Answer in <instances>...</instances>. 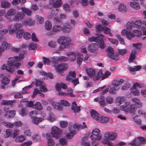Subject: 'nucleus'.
I'll return each instance as SVG.
<instances>
[{
    "label": "nucleus",
    "instance_id": "obj_1",
    "mask_svg": "<svg viewBox=\"0 0 146 146\" xmlns=\"http://www.w3.org/2000/svg\"><path fill=\"white\" fill-rule=\"evenodd\" d=\"M24 57L23 54H20L19 56H15L13 57L9 58L7 66L3 65L1 67L2 70H5L10 73H12L15 70L14 66L17 67L21 65L20 62Z\"/></svg>",
    "mask_w": 146,
    "mask_h": 146
},
{
    "label": "nucleus",
    "instance_id": "obj_2",
    "mask_svg": "<svg viewBox=\"0 0 146 146\" xmlns=\"http://www.w3.org/2000/svg\"><path fill=\"white\" fill-rule=\"evenodd\" d=\"M134 24V22L133 21L127 23L126 25V29L123 30L121 32L122 35L126 36L127 38L129 39H131L134 37V34L131 32L133 29L135 28Z\"/></svg>",
    "mask_w": 146,
    "mask_h": 146
},
{
    "label": "nucleus",
    "instance_id": "obj_3",
    "mask_svg": "<svg viewBox=\"0 0 146 146\" xmlns=\"http://www.w3.org/2000/svg\"><path fill=\"white\" fill-rule=\"evenodd\" d=\"M97 36H92L88 38L90 41H95L97 42L98 47L101 49H104L106 47V46L104 41V36L101 34L97 35Z\"/></svg>",
    "mask_w": 146,
    "mask_h": 146
},
{
    "label": "nucleus",
    "instance_id": "obj_4",
    "mask_svg": "<svg viewBox=\"0 0 146 146\" xmlns=\"http://www.w3.org/2000/svg\"><path fill=\"white\" fill-rule=\"evenodd\" d=\"M100 131L98 129H95L92 132V135L90 136V138L92 141L91 143L94 145V146H98L99 143L97 141H100L102 139V136L100 135Z\"/></svg>",
    "mask_w": 146,
    "mask_h": 146
},
{
    "label": "nucleus",
    "instance_id": "obj_5",
    "mask_svg": "<svg viewBox=\"0 0 146 146\" xmlns=\"http://www.w3.org/2000/svg\"><path fill=\"white\" fill-rule=\"evenodd\" d=\"M71 38L69 37L62 36L57 40L58 42L60 44L59 47L60 50L66 48L72 45L70 43Z\"/></svg>",
    "mask_w": 146,
    "mask_h": 146
},
{
    "label": "nucleus",
    "instance_id": "obj_6",
    "mask_svg": "<svg viewBox=\"0 0 146 146\" xmlns=\"http://www.w3.org/2000/svg\"><path fill=\"white\" fill-rule=\"evenodd\" d=\"M134 25L135 28L140 29L143 31V34L146 35V21H143V23L141 20H138L134 22ZM146 38V36L143 38V40Z\"/></svg>",
    "mask_w": 146,
    "mask_h": 146
},
{
    "label": "nucleus",
    "instance_id": "obj_7",
    "mask_svg": "<svg viewBox=\"0 0 146 146\" xmlns=\"http://www.w3.org/2000/svg\"><path fill=\"white\" fill-rule=\"evenodd\" d=\"M133 47L134 49L132 50L131 53L129 60L130 62H131L134 59L137 52L140 50L141 46V44L140 43H137L133 44Z\"/></svg>",
    "mask_w": 146,
    "mask_h": 146
},
{
    "label": "nucleus",
    "instance_id": "obj_8",
    "mask_svg": "<svg viewBox=\"0 0 146 146\" xmlns=\"http://www.w3.org/2000/svg\"><path fill=\"white\" fill-rule=\"evenodd\" d=\"M146 143V138L141 137L135 138L129 144L132 146H141V144Z\"/></svg>",
    "mask_w": 146,
    "mask_h": 146
},
{
    "label": "nucleus",
    "instance_id": "obj_9",
    "mask_svg": "<svg viewBox=\"0 0 146 146\" xmlns=\"http://www.w3.org/2000/svg\"><path fill=\"white\" fill-rule=\"evenodd\" d=\"M62 133L61 129L56 127L54 126L52 128L51 133L53 137L58 139L60 137V135Z\"/></svg>",
    "mask_w": 146,
    "mask_h": 146
},
{
    "label": "nucleus",
    "instance_id": "obj_10",
    "mask_svg": "<svg viewBox=\"0 0 146 146\" xmlns=\"http://www.w3.org/2000/svg\"><path fill=\"white\" fill-rule=\"evenodd\" d=\"M107 52L108 56L111 59L115 61H117L119 59V55L115 54L113 49L111 46L108 47Z\"/></svg>",
    "mask_w": 146,
    "mask_h": 146
},
{
    "label": "nucleus",
    "instance_id": "obj_11",
    "mask_svg": "<svg viewBox=\"0 0 146 146\" xmlns=\"http://www.w3.org/2000/svg\"><path fill=\"white\" fill-rule=\"evenodd\" d=\"M117 137V134L116 133L109 132H107L104 135L105 139L114 141L116 140Z\"/></svg>",
    "mask_w": 146,
    "mask_h": 146
},
{
    "label": "nucleus",
    "instance_id": "obj_12",
    "mask_svg": "<svg viewBox=\"0 0 146 146\" xmlns=\"http://www.w3.org/2000/svg\"><path fill=\"white\" fill-rule=\"evenodd\" d=\"M68 129L70 132L67 133L66 136L67 138L70 139L76 133L75 131L77 129V126L76 125H71L68 127Z\"/></svg>",
    "mask_w": 146,
    "mask_h": 146
},
{
    "label": "nucleus",
    "instance_id": "obj_13",
    "mask_svg": "<svg viewBox=\"0 0 146 146\" xmlns=\"http://www.w3.org/2000/svg\"><path fill=\"white\" fill-rule=\"evenodd\" d=\"M68 58L65 56H61L58 57H53L51 59V62L54 64H55L58 62H65L68 60Z\"/></svg>",
    "mask_w": 146,
    "mask_h": 146
},
{
    "label": "nucleus",
    "instance_id": "obj_14",
    "mask_svg": "<svg viewBox=\"0 0 146 146\" xmlns=\"http://www.w3.org/2000/svg\"><path fill=\"white\" fill-rule=\"evenodd\" d=\"M98 45L96 43H92L89 45L88 47V50L94 54H96L98 53Z\"/></svg>",
    "mask_w": 146,
    "mask_h": 146
},
{
    "label": "nucleus",
    "instance_id": "obj_15",
    "mask_svg": "<svg viewBox=\"0 0 146 146\" xmlns=\"http://www.w3.org/2000/svg\"><path fill=\"white\" fill-rule=\"evenodd\" d=\"M25 16V15L22 12H19L15 15L13 18V20L15 22H19L23 19Z\"/></svg>",
    "mask_w": 146,
    "mask_h": 146
},
{
    "label": "nucleus",
    "instance_id": "obj_16",
    "mask_svg": "<svg viewBox=\"0 0 146 146\" xmlns=\"http://www.w3.org/2000/svg\"><path fill=\"white\" fill-rule=\"evenodd\" d=\"M68 67L67 64L61 63L57 66L56 69L58 72L66 70Z\"/></svg>",
    "mask_w": 146,
    "mask_h": 146
},
{
    "label": "nucleus",
    "instance_id": "obj_17",
    "mask_svg": "<svg viewBox=\"0 0 146 146\" xmlns=\"http://www.w3.org/2000/svg\"><path fill=\"white\" fill-rule=\"evenodd\" d=\"M44 83L42 81L39 80H37L36 82V87L40 86V90L41 92H45L47 90L46 86L43 85Z\"/></svg>",
    "mask_w": 146,
    "mask_h": 146
},
{
    "label": "nucleus",
    "instance_id": "obj_18",
    "mask_svg": "<svg viewBox=\"0 0 146 146\" xmlns=\"http://www.w3.org/2000/svg\"><path fill=\"white\" fill-rule=\"evenodd\" d=\"M73 90L70 88H68L67 90V93H65L62 92H59L58 93L59 95L67 96H69L71 97H74L75 96L73 94Z\"/></svg>",
    "mask_w": 146,
    "mask_h": 146
},
{
    "label": "nucleus",
    "instance_id": "obj_19",
    "mask_svg": "<svg viewBox=\"0 0 146 146\" xmlns=\"http://www.w3.org/2000/svg\"><path fill=\"white\" fill-rule=\"evenodd\" d=\"M46 139L47 140V146H53L54 142L52 139L50 133H47L46 134Z\"/></svg>",
    "mask_w": 146,
    "mask_h": 146
},
{
    "label": "nucleus",
    "instance_id": "obj_20",
    "mask_svg": "<svg viewBox=\"0 0 146 146\" xmlns=\"http://www.w3.org/2000/svg\"><path fill=\"white\" fill-rule=\"evenodd\" d=\"M66 15L63 13H61L60 14V17H58L54 18V22L56 23H60L64 19L66 18Z\"/></svg>",
    "mask_w": 146,
    "mask_h": 146
},
{
    "label": "nucleus",
    "instance_id": "obj_21",
    "mask_svg": "<svg viewBox=\"0 0 146 146\" xmlns=\"http://www.w3.org/2000/svg\"><path fill=\"white\" fill-rule=\"evenodd\" d=\"M127 68L131 73H132L135 71L140 70L142 68V66L141 65L136 66H134L133 68H132L130 66H128Z\"/></svg>",
    "mask_w": 146,
    "mask_h": 146
},
{
    "label": "nucleus",
    "instance_id": "obj_22",
    "mask_svg": "<svg viewBox=\"0 0 146 146\" xmlns=\"http://www.w3.org/2000/svg\"><path fill=\"white\" fill-rule=\"evenodd\" d=\"M34 21L31 18H28L24 20L23 24L25 26H32L35 24Z\"/></svg>",
    "mask_w": 146,
    "mask_h": 146
},
{
    "label": "nucleus",
    "instance_id": "obj_23",
    "mask_svg": "<svg viewBox=\"0 0 146 146\" xmlns=\"http://www.w3.org/2000/svg\"><path fill=\"white\" fill-rule=\"evenodd\" d=\"M0 77L2 78L1 83L3 84L6 85L9 84L10 80L6 77L5 74H2L0 75Z\"/></svg>",
    "mask_w": 146,
    "mask_h": 146
},
{
    "label": "nucleus",
    "instance_id": "obj_24",
    "mask_svg": "<svg viewBox=\"0 0 146 146\" xmlns=\"http://www.w3.org/2000/svg\"><path fill=\"white\" fill-rule=\"evenodd\" d=\"M71 108L72 110L75 113H78L80 111V107H77L76 103L75 102H73Z\"/></svg>",
    "mask_w": 146,
    "mask_h": 146
},
{
    "label": "nucleus",
    "instance_id": "obj_25",
    "mask_svg": "<svg viewBox=\"0 0 146 146\" xmlns=\"http://www.w3.org/2000/svg\"><path fill=\"white\" fill-rule=\"evenodd\" d=\"M61 88L64 89H66L67 88V86L66 84L63 83L57 84L56 86V88L59 92H60Z\"/></svg>",
    "mask_w": 146,
    "mask_h": 146
},
{
    "label": "nucleus",
    "instance_id": "obj_26",
    "mask_svg": "<svg viewBox=\"0 0 146 146\" xmlns=\"http://www.w3.org/2000/svg\"><path fill=\"white\" fill-rule=\"evenodd\" d=\"M126 98V97L124 96H118L116 98V103L118 105L120 106L125 102Z\"/></svg>",
    "mask_w": 146,
    "mask_h": 146
},
{
    "label": "nucleus",
    "instance_id": "obj_27",
    "mask_svg": "<svg viewBox=\"0 0 146 146\" xmlns=\"http://www.w3.org/2000/svg\"><path fill=\"white\" fill-rule=\"evenodd\" d=\"M91 116L94 119L98 121L100 118V115L98 113L94 110H92L90 112Z\"/></svg>",
    "mask_w": 146,
    "mask_h": 146
},
{
    "label": "nucleus",
    "instance_id": "obj_28",
    "mask_svg": "<svg viewBox=\"0 0 146 146\" xmlns=\"http://www.w3.org/2000/svg\"><path fill=\"white\" fill-rule=\"evenodd\" d=\"M124 82V80L123 79L121 78H118L115 80L112 84V85L119 87L118 86L119 85L121 84Z\"/></svg>",
    "mask_w": 146,
    "mask_h": 146
},
{
    "label": "nucleus",
    "instance_id": "obj_29",
    "mask_svg": "<svg viewBox=\"0 0 146 146\" xmlns=\"http://www.w3.org/2000/svg\"><path fill=\"white\" fill-rule=\"evenodd\" d=\"M118 7V10L120 12L124 13L127 11V9L123 3H121L119 5Z\"/></svg>",
    "mask_w": 146,
    "mask_h": 146
},
{
    "label": "nucleus",
    "instance_id": "obj_30",
    "mask_svg": "<svg viewBox=\"0 0 146 146\" xmlns=\"http://www.w3.org/2000/svg\"><path fill=\"white\" fill-rule=\"evenodd\" d=\"M16 102V100H3L1 102V104L4 105H10L11 106L13 105V104Z\"/></svg>",
    "mask_w": 146,
    "mask_h": 146
},
{
    "label": "nucleus",
    "instance_id": "obj_31",
    "mask_svg": "<svg viewBox=\"0 0 146 146\" xmlns=\"http://www.w3.org/2000/svg\"><path fill=\"white\" fill-rule=\"evenodd\" d=\"M52 104L53 107L55 109L60 111L62 110L63 109V107L59 103L54 102L52 103Z\"/></svg>",
    "mask_w": 146,
    "mask_h": 146
},
{
    "label": "nucleus",
    "instance_id": "obj_32",
    "mask_svg": "<svg viewBox=\"0 0 146 146\" xmlns=\"http://www.w3.org/2000/svg\"><path fill=\"white\" fill-rule=\"evenodd\" d=\"M130 5L131 7L135 9L138 10L140 8V6L139 3L137 2H131Z\"/></svg>",
    "mask_w": 146,
    "mask_h": 146
},
{
    "label": "nucleus",
    "instance_id": "obj_33",
    "mask_svg": "<svg viewBox=\"0 0 146 146\" xmlns=\"http://www.w3.org/2000/svg\"><path fill=\"white\" fill-rule=\"evenodd\" d=\"M76 74L74 71H70L69 74H68L66 76V80H72L74 78L76 77Z\"/></svg>",
    "mask_w": 146,
    "mask_h": 146
},
{
    "label": "nucleus",
    "instance_id": "obj_34",
    "mask_svg": "<svg viewBox=\"0 0 146 146\" xmlns=\"http://www.w3.org/2000/svg\"><path fill=\"white\" fill-rule=\"evenodd\" d=\"M112 86V87L109 89V92L110 94L113 95L116 93L117 91L119 90V87L114 85Z\"/></svg>",
    "mask_w": 146,
    "mask_h": 146
},
{
    "label": "nucleus",
    "instance_id": "obj_35",
    "mask_svg": "<svg viewBox=\"0 0 146 146\" xmlns=\"http://www.w3.org/2000/svg\"><path fill=\"white\" fill-rule=\"evenodd\" d=\"M105 101V100L104 96H101L100 97L99 103L100 106L102 107H103L107 105L106 102Z\"/></svg>",
    "mask_w": 146,
    "mask_h": 146
},
{
    "label": "nucleus",
    "instance_id": "obj_36",
    "mask_svg": "<svg viewBox=\"0 0 146 146\" xmlns=\"http://www.w3.org/2000/svg\"><path fill=\"white\" fill-rule=\"evenodd\" d=\"M67 55L69 56L70 61L72 62H74L77 56V54L73 52L68 53Z\"/></svg>",
    "mask_w": 146,
    "mask_h": 146
},
{
    "label": "nucleus",
    "instance_id": "obj_37",
    "mask_svg": "<svg viewBox=\"0 0 146 146\" xmlns=\"http://www.w3.org/2000/svg\"><path fill=\"white\" fill-rule=\"evenodd\" d=\"M42 106L40 103L39 102H36L33 106V108L38 111L42 110Z\"/></svg>",
    "mask_w": 146,
    "mask_h": 146
},
{
    "label": "nucleus",
    "instance_id": "obj_38",
    "mask_svg": "<svg viewBox=\"0 0 146 146\" xmlns=\"http://www.w3.org/2000/svg\"><path fill=\"white\" fill-rule=\"evenodd\" d=\"M130 92L131 93L135 96L139 95V92L138 89L135 87H134L133 85V87L130 89Z\"/></svg>",
    "mask_w": 146,
    "mask_h": 146
},
{
    "label": "nucleus",
    "instance_id": "obj_39",
    "mask_svg": "<svg viewBox=\"0 0 146 146\" xmlns=\"http://www.w3.org/2000/svg\"><path fill=\"white\" fill-rule=\"evenodd\" d=\"M86 72L88 75L90 77L94 76L96 73L95 71L93 69L91 68L87 69Z\"/></svg>",
    "mask_w": 146,
    "mask_h": 146
},
{
    "label": "nucleus",
    "instance_id": "obj_40",
    "mask_svg": "<svg viewBox=\"0 0 146 146\" xmlns=\"http://www.w3.org/2000/svg\"><path fill=\"white\" fill-rule=\"evenodd\" d=\"M32 139L35 141L39 142L41 141V138L37 133H35L32 137Z\"/></svg>",
    "mask_w": 146,
    "mask_h": 146
},
{
    "label": "nucleus",
    "instance_id": "obj_41",
    "mask_svg": "<svg viewBox=\"0 0 146 146\" xmlns=\"http://www.w3.org/2000/svg\"><path fill=\"white\" fill-rule=\"evenodd\" d=\"M52 29L54 32H58L63 30V28L60 25H56L53 27Z\"/></svg>",
    "mask_w": 146,
    "mask_h": 146
},
{
    "label": "nucleus",
    "instance_id": "obj_42",
    "mask_svg": "<svg viewBox=\"0 0 146 146\" xmlns=\"http://www.w3.org/2000/svg\"><path fill=\"white\" fill-rule=\"evenodd\" d=\"M32 121L33 123L35 124H37L39 122L42 121L43 120V119L42 117L38 118L36 117H34V118L32 119Z\"/></svg>",
    "mask_w": 146,
    "mask_h": 146
},
{
    "label": "nucleus",
    "instance_id": "obj_43",
    "mask_svg": "<svg viewBox=\"0 0 146 146\" xmlns=\"http://www.w3.org/2000/svg\"><path fill=\"white\" fill-rule=\"evenodd\" d=\"M28 110L25 108H21L19 112L20 114L22 116L26 115L28 113Z\"/></svg>",
    "mask_w": 146,
    "mask_h": 146
},
{
    "label": "nucleus",
    "instance_id": "obj_44",
    "mask_svg": "<svg viewBox=\"0 0 146 146\" xmlns=\"http://www.w3.org/2000/svg\"><path fill=\"white\" fill-rule=\"evenodd\" d=\"M4 111L6 112L9 113V116L11 117H13L15 115V111L14 110H9V109L7 108H4Z\"/></svg>",
    "mask_w": 146,
    "mask_h": 146
},
{
    "label": "nucleus",
    "instance_id": "obj_45",
    "mask_svg": "<svg viewBox=\"0 0 146 146\" xmlns=\"http://www.w3.org/2000/svg\"><path fill=\"white\" fill-rule=\"evenodd\" d=\"M21 9L22 12L27 15L28 16H31V15L32 11L30 9L25 7H22Z\"/></svg>",
    "mask_w": 146,
    "mask_h": 146
},
{
    "label": "nucleus",
    "instance_id": "obj_46",
    "mask_svg": "<svg viewBox=\"0 0 146 146\" xmlns=\"http://www.w3.org/2000/svg\"><path fill=\"white\" fill-rule=\"evenodd\" d=\"M24 33V30L23 29H20L17 31L16 33L17 37L21 38L22 37L23 34Z\"/></svg>",
    "mask_w": 146,
    "mask_h": 146
},
{
    "label": "nucleus",
    "instance_id": "obj_47",
    "mask_svg": "<svg viewBox=\"0 0 146 146\" xmlns=\"http://www.w3.org/2000/svg\"><path fill=\"white\" fill-rule=\"evenodd\" d=\"M77 56V62L78 65L80 66L83 61L84 56L82 54L79 55Z\"/></svg>",
    "mask_w": 146,
    "mask_h": 146
},
{
    "label": "nucleus",
    "instance_id": "obj_48",
    "mask_svg": "<svg viewBox=\"0 0 146 146\" xmlns=\"http://www.w3.org/2000/svg\"><path fill=\"white\" fill-rule=\"evenodd\" d=\"M25 139V137L23 136L19 135L16 138L15 141L17 142L20 143L23 142Z\"/></svg>",
    "mask_w": 146,
    "mask_h": 146
},
{
    "label": "nucleus",
    "instance_id": "obj_49",
    "mask_svg": "<svg viewBox=\"0 0 146 146\" xmlns=\"http://www.w3.org/2000/svg\"><path fill=\"white\" fill-rule=\"evenodd\" d=\"M105 100L107 105L108 104H112L114 102L113 98L110 96L107 97L106 98Z\"/></svg>",
    "mask_w": 146,
    "mask_h": 146
},
{
    "label": "nucleus",
    "instance_id": "obj_50",
    "mask_svg": "<svg viewBox=\"0 0 146 146\" xmlns=\"http://www.w3.org/2000/svg\"><path fill=\"white\" fill-rule=\"evenodd\" d=\"M131 86V84L129 81L126 82L122 86L121 89L123 90H126Z\"/></svg>",
    "mask_w": 146,
    "mask_h": 146
},
{
    "label": "nucleus",
    "instance_id": "obj_51",
    "mask_svg": "<svg viewBox=\"0 0 146 146\" xmlns=\"http://www.w3.org/2000/svg\"><path fill=\"white\" fill-rule=\"evenodd\" d=\"M108 121L109 118L107 117L102 116L100 117L99 119L98 120V121L102 123H106Z\"/></svg>",
    "mask_w": 146,
    "mask_h": 146
},
{
    "label": "nucleus",
    "instance_id": "obj_52",
    "mask_svg": "<svg viewBox=\"0 0 146 146\" xmlns=\"http://www.w3.org/2000/svg\"><path fill=\"white\" fill-rule=\"evenodd\" d=\"M44 27L45 29L47 30H50L52 28V24L51 22L48 21H46L44 25Z\"/></svg>",
    "mask_w": 146,
    "mask_h": 146
},
{
    "label": "nucleus",
    "instance_id": "obj_53",
    "mask_svg": "<svg viewBox=\"0 0 146 146\" xmlns=\"http://www.w3.org/2000/svg\"><path fill=\"white\" fill-rule=\"evenodd\" d=\"M127 50L126 48L118 49V53L122 56H123L126 54L127 53Z\"/></svg>",
    "mask_w": 146,
    "mask_h": 146
},
{
    "label": "nucleus",
    "instance_id": "obj_54",
    "mask_svg": "<svg viewBox=\"0 0 146 146\" xmlns=\"http://www.w3.org/2000/svg\"><path fill=\"white\" fill-rule=\"evenodd\" d=\"M16 13V10L13 9H9L8 11L7 14L8 16H13Z\"/></svg>",
    "mask_w": 146,
    "mask_h": 146
},
{
    "label": "nucleus",
    "instance_id": "obj_55",
    "mask_svg": "<svg viewBox=\"0 0 146 146\" xmlns=\"http://www.w3.org/2000/svg\"><path fill=\"white\" fill-rule=\"evenodd\" d=\"M62 4L61 0H57L53 4V6L58 7L61 6Z\"/></svg>",
    "mask_w": 146,
    "mask_h": 146
},
{
    "label": "nucleus",
    "instance_id": "obj_56",
    "mask_svg": "<svg viewBox=\"0 0 146 146\" xmlns=\"http://www.w3.org/2000/svg\"><path fill=\"white\" fill-rule=\"evenodd\" d=\"M1 5L2 7L5 8L9 7L10 5V4L8 2L5 1H3L1 2Z\"/></svg>",
    "mask_w": 146,
    "mask_h": 146
},
{
    "label": "nucleus",
    "instance_id": "obj_57",
    "mask_svg": "<svg viewBox=\"0 0 146 146\" xmlns=\"http://www.w3.org/2000/svg\"><path fill=\"white\" fill-rule=\"evenodd\" d=\"M23 37L25 40H28L31 39V36L29 33L26 32L24 33Z\"/></svg>",
    "mask_w": 146,
    "mask_h": 146
},
{
    "label": "nucleus",
    "instance_id": "obj_58",
    "mask_svg": "<svg viewBox=\"0 0 146 146\" xmlns=\"http://www.w3.org/2000/svg\"><path fill=\"white\" fill-rule=\"evenodd\" d=\"M48 45L50 47L54 48L57 46V44L55 41L52 40L48 42Z\"/></svg>",
    "mask_w": 146,
    "mask_h": 146
},
{
    "label": "nucleus",
    "instance_id": "obj_59",
    "mask_svg": "<svg viewBox=\"0 0 146 146\" xmlns=\"http://www.w3.org/2000/svg\"><path fill=\"white\" fill-rule=\"evenodd\" d=\"M36 19L37 22L40 24L43 23L44 22V18L38 15L36 16Z\"/></svg>",
    "mask_w": 146,
    "mask_h": 146
},
{
    "label": "nucleus",
    "instance_id": "obj_60",
    "mask_svg": "<svg viewBox=\"0 0 146 146\" xmlns=\"http://www.w3.org/2000/svg\"><path fill=\"white\" fill-rule=\"evenodd\" d=\"M103 31L105 34L106 35L109 34L110 36H111L112 35V34L110 33V29L108 27H104V28Z\"/></svg>",
    "mask_w": 146,
    "mask_h": 146
},
{
    "label": "nucleus",
    "instance_id": "obj_61",
    "mask_svg": "<svg viewBox=\"0 0 146 146\" xmlns=\"http://www.w3.org/2000/svg\"><path fill=\"white\" fill-rule=\"evenodd\" d=\"M38 114V111L36 110H34L33 111H31L29 113V115L32 119L35 117V115Z\"/></svg>",
    "mask_w": 146,
    "mask_h": 146
},
{
    "label": "nucleus",
    "instance_id": "obj_62",
    "mask_svg": "<svg viewBox=\"0 0 146 146\" xmlns=\"http://www.w3.org/2000/svg\"><path fill=\"white\" fill-rule=\"evenodd\" d=\"M102 70H100L98 72L96 76V79L97 80H99L100 78L103 76V73L102 72Z\"/></svg>",
    "mask_w": 146,
    "mask_h": 146
},
{
    "label": "nucleus",
    "instance_id": "obj_63",
    "mask_svg": "<svg viewBox=\"0 0 146 146\" xmlns=\"http://www.w3.org/2000/svg\"><path fill=\"white\" fill-rule=\"evenodd\" d=\"M5 132V135L7 137H11L12 136L13 133L11 129H7L6 130Z\"/></svg>",
    "mask_w": 146,
    "mask_h": 146
},
{
    "label": "nucleus",
    "instance_id": "obj_64",
    "mask_svg": "<svg viewBox=\"0 0 146 146\" xmlns=\"http://www.w3.org/2000/svg\"><path fill=\"white\" fill-rule=\"evenodd\" d=\"M68 123L67 121H60V125L61 127L64 128L68 126Z\"/></svg>",
    "mask_w": 146,
    "mask_h": 146
}]
</instances>
